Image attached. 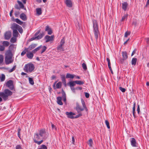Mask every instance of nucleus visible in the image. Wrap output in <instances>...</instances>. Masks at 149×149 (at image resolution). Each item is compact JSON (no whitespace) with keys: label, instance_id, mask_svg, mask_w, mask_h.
I'll list each match as a JSON object with an SVG mask.
<instances>
[{"label":"nucleus","instance_id":"nucleus-54","mask_svg":"<svg viewBox=\"0 0 149 149\" xmlns=\"http://www.w3.org/2000/svg\"><path fill=\"white\" fill-rule=\"evenodd\" d=\"M119 89L123 92H125V91L126 89L125 88L120 87H119Z\"/></svg>","mask_w":149,"mask_h":149},{"label":"nucleus","instance_id":"nucleus-61","mask_svg":"<svg viewBox=\"0 0 149 149\" xmlns=\"http://www.w3.org/2000/svg\"><path fill=\"white\" fill-rule=\"evenodd\" d=\"M72 91L74 93H75V89L74 87H70Z\"/></svg>","mask_w":149,"mask_h":149},{"label":"nucleus","instance_id":"nucleus-40","mask_svg":"<svg viewBox=\"0 0 149 149\" xmlns=\"http://www.w3.org/2000/svg\"><path fill=\"white\" fill-rule=\"evenodd\" d=\"M16 68V65H14L12 69H11L9 70L8 72H13V71L15 70Z\"/></svg>","mask_w":149,"mask_h":149},{"label":"nucleus","instance_id":"nucleus-43","mask_svg":"<svg viewBox=\"0 0 149 149\" xmlns=\"http://www.w3.org/2000/svg\"><path fill=\"white\" fill-rule=\"evenodd\" d=\"M65 43V39L64 38L61 39L60 42V45H62L63 46V45L64 43Z\"/></svg>","mask_w":149,"mask_h":149},{"label":"nucleus","instance_id":"nucleus-41","mask_svg":"<svg viewBox=\"0 0 149 149\" xmlns=\"http://www.w3.org/2000/svg\"><path fill=\"white\" fill-rule=\"evenodd\" d=\"M127 14H125L124 16H123L122 17L121 19L122 21H124V20L127 19Z\"/></svg>","mask_w":149,"mask_h":149},{"label":"nucleus","instance_id":"nucleus-27","mask_svg":"<svg viewBox=\"0 0 149 149\" xmlns=\"http://www.w3.org/2000/svg\"><path fill=\"white\" fill-rule=\"evenodd\" d=\"M36 10L37 14L38 15H40L42 14V12L41 8H37Z\"/></svg>","mask_w":149,"mask_h":149},{"label":"nucleus","instance_id":"nucleus-3","mask_svg":"<svg viewBox=\"0 0 149 149\" xmlns=\"http://www.w3.org/2000/svg\"><path fill=\"white\" fill-rule=\"evenodd\" d=\"M12 91L8 89H5L4 92L0 93V96L2 97L4 100L8 99V97L12 95Z\"/></svg>","mask_w":149,"mask_h":149},{"label":"nucleus","instance_id":"nucleus-46","mask_svg":"<svg viewBox=\"0 0 149 149\" xmlns=\"http://www.w3.org/2000/svg\"><path fill=\"white\" fill-rule=\"evenodd\" d=\"M38 149H47V147L45 145H42L41 148H38Z\"/></svg>","mask_w":149,"mask_h":149},{"label":"nucleus","instance_id":"nucleus-42","mask_svg":"<svg viewBox=\"0 0 149 149\" xmlns=\"http://www.w3.org/2000/svg\"><path fill=\"white\" fill-rule=\"evenodd\" d=\"M47 49V48L45 46H43L42 47V50L40 53L41 54H42V53H43Z\"/></svg>","mask_w":149,"mask_h":149},{"label":"nucleus","instance_id":"nucleus-60","mask_svg":"<svg viewBox=\"0 0 149 149\" xmlns=\"http://www.w3.org/2000/svg\"><path fill=\"white\" fill-rule=\"evenodd\" d=\"M85 96L86 98H88L89 97V94L88 93H85Z\"/></svg>","mask_w":149,"mask_h":149},{"label":"nucleus","instance_id":"nucleus-20","mask_svg":"<svg viewBox=\"0 0 149 149\" xmlns=\"http://www.w3.org/2000/svg\"><path fill=\"white\" fill-rule=\"evenodd\" d=\"M122 8L124 11H126L127 6H128V4L127 3V2H125L123 3L122 4Z\"/></svg>","mask_w":149,"mask_h":149},{"label":"nucleus","instance_id":"nucleus-49","mask_svg":"<svg viewBox=\"0 0 149 149\" xmlns=\"http://www.w3.org/2000/svg\"><path fill=\"white\" fill-rule=\"evenodd\" d=\"M105 124L107 126V127L108 129H109L110 128L109 123L107 120H105Z\"/></svg>","mask_w":149,"mask_h":149},{"label":"nucleus","instance_id":"nucleus-47","mask_svg":"<svg viewBox=\"0 0 149 149\" xmlns=\"http://www.w3.org/2000/svg\"><path fill=\"white\" fill-rule=\"evenodd\" d=\"M18 30L19 32L20 33H22L23 32V30L22 27L19 26V27L17 29Z\"/></svg>","mask_w":149,"mask_h":149},{"label":"nucleus","instance_id":"nucleus-8","mask_svg":"<svg viewBox=\"0 0 149 149\" xmlns=\"http://www.w3.org/2000/svg\"><path fill=\"white\" fill-rule=\"evenodd\" d=\"M40 31H38L35 34L34 36L31 38V40H33L35 39L39 40L41 39L43 37L45 34L43 32H42V33H40L38 35Z\"/></svg>","mask_w":149,"mask_h":149},{"label":"nucleus","instance_id":"nucleus-50","mask_svg":"<svg viewBox=\"0 0 149 149\" xmlns=\"http://www.w3.org/2000/svg\"><path fill=\"white\" fill-rule=\"evenodd\" d=\"M88 144L90 146H92L93 144V141L92 139H90L88 141Z\"/></svg>","mask_w":149,"mask_h":149},{"label":"nucleus","instance_id":"nucleus-57","mask_svg":"<svg viewBox=\"0 0 149 149\" xmlns=\"http://www.w3.org/2000/svg\"><path fill=\"white\" fill-rule=\"evenodd\" d=\"M16 149H22L21 146L19 145H17L16 146Z\"/></svg>","mask_w":149,"mask_h":149},{"label":"nucleus","instance_id":"nucleus-18","mask_svg":"<svg viewBox=\"0 0 149 149\" xmlns=\"http://www.w3.org/2000/svg\"><path fill=\"white\" fill-rule=\"evenodd\" d=\"M16 47H15V46L13 44H11L9 47V50L12 53L13 51H14L15 50Z\"/></svg>","mask_w":149,"mask_h":149},{"label":"nucleus","instance_id":"nucleus-12","mask_svg":"<svg viewBox=\"0 0 149 149\" xmlns=\"http://www.w3.org/2000/svg\"><path fill=\"white\" fill-rule=\"evenodd\" d=\"M11 32L8 31L5 33L4 34V38L6 40H9L11 36Z\"/></svg>","mask_w":149,"mask_h":149},{"label":"nucleus","instance_id":"nucleus-13","mask_svg":"<svg viewBox=\"0 0 149 149\" xmlns=\"http://www.w3.org/2000/svg\"><path fill=\"white\" fill-rule=\"evenodd\" d=\"M56 83V81L54 83V84L53 85V87L54 89H56V88H61L62 86V83L61 82H59L58 83H57L56 84V87H55V85Z\"/></svg>","mask_w":149,"mask_h":149},{"label":"nucleus","instance_id":"nucleus-58","mask_svg":"<svg viewBox=\"0 0 149 149\" xmlns=\"http://www.w3.org/2000/svg\"><path fill=\"white\" fill-rule=\"evenodd\" d=\"M15 8L17 9H19V10L20 9L19 5H18V4H16L15 5Z\"/></svg>","mask_w":149,"mask_h":149},{"label":"nucleus","instance_id":"nucleus-53","mask_svg":"<svg viewBox=\"0 0 149 149\" xmlns=\"http://www.w3.org/2000/svg\"><path fill=\"white\" fill-rule=\"evenodd\" d=\"M62 97L63 98L66 97L65 93L63 90H62Z\"/></svg>","mask_w":149,"mask_h":149},{"label":"nucleus","instance_id":"nucleus-33","mask_svg":"<svg viewBox=\"0 0 149 149\" xmlns=\"http://www.w3.org/2000/svg\"><path fill=\"white\" fill-rule=\"evenodd\" d=\"M76 84L79 85H82L84 84V82L81 81H75Z\"/></svg>","mask_w":149,"mask_h":149},{"label":"nucleus","instance_id":"nucleus-52","mask_svg":"<svg viewBox=\"0 0 149 149\" xmlns=\"http://www.w3.org/2000/svg\"><path fill=\"white\" fill-rule=\"evenodd\" d=\"M130 34V31H127L126 32L125 34V37H127V36L129 35Z\"/></svg>","mask_w":149,"mask_h":149},{"label":"nucleus","instance_id":"nucleus-62","mask_svg":"<svg viewBox=\"0 0 149 149\" xmlns=\"http://www.w3.org/2000/svg\"><path fill=\"white\" fill-rule=\"evenodd\" d=\"M136 49H135L132 52V56L136 52Z\"/></svg>","mask_w":149,"mask_h":149},{"label":"nucleus","instance_id":"nucleus-11","mask_svg":"<svg viewBox=\"0 0 149 149\" xmlns=\"http://www.w3.org/2000/svg\"><path fill=\"white\" fill-rule=\"evenodd\" d=\"M65 114L67 115L68 118L71 119L74 118V117L73 116L75 114L74 113L71 112H66Z\"/></svg>","mask_w":149,"mask_h":149},{"label":"nucleus","instance_id":"nucleus-31","mask_svg":"<svg viewBox=\"0 0 149 149\" xmlns=\"http://www.w3.org/2000/svg\"><path fill=\"white\" fill-rule=\"evenodd\" d=\"M137 60V59L136 58H132L131 62L132 65H135L136 64Z\"/></svg>","mask_w":149,"mask_h":149},{"label":"nucleus","instance_id":"nucleus-64","mask_svg":"<svg viewBox=\"0 0 149 149\" xmlns=\"http://www.w3.org/2000/svg\"><path fill=\"white\" fill-rule=\"evenodd\" d=\"M137 24V22L136 21H134L132 23V24L134 25L135 26Z\"/></svg>","mask_w":149,"mask_h":149},{"label":"nucleus","instance_id":"nucleus-9","mask_svg":"<svg viewBox=\"0 0 149 149\" xmlns=\"http://www.w3.org/2000/svg\"><path fill=\"white\" fill-rule=\"evenodd\" d=\"M13 82L12 80L8 81L6 83V86L9 88L11 90H12L14 87L13 85Z\"/></svg>","mask_w":149,"mask_h":149},{"label":"nucleus","instance_id":"nucleus-15","mask_svg":"<svg viewBox=\"0 0 149 149\" xmlns=\"http://www.w3.org/2000/svg\"><path fill=\"white\" fill-rule=\"evenodd\" d=\"M65 3L68 7H71L72 6V4L71 0H66Z\"/></svg>","mask_w":149,"mask_h":149},{"label":"nucleus","instance_id":"nucleus-10","mask_svg":"<svg viewBox=\"0 0 149 149\" xmlns=\"http://www.w3.org/2000/svg\"><path fill=\"white\" fill-rule=\"evenodd\" d=\"M45 39L46 40V42H47L49 41H52L54 40V36H50L48 35H46L45 37Z\"/></svg>","mask_w":149,"mask_h":149},{"label":"nucleus","instance_id":"nucleus-56","mask_svg":"<svg viewBox=\"0 0 149 149\" xmlns=\"http://www.w3.org/2000/svg\"><path fill=\"white\" fill-rule=\"evenodd\" d=\"M135 106H136V103L135 102H134L133 104V111H135Z\"/></svg>","mask_w":149,"mask_h":149},{"label":"nucleus","instance_id":"nucleus-28","mask_svg":"<svg viewBox=\"0 0 149 149\" xmlns=\"http://www.w3.org/2000/svg\"><path fill=\"white\" fill-rule=\"evenodd\" d=\"M18 33L17 30H14L13 31V36L15 37L18 36Z\"/></svg>","mask_w":149,"mask_h":149},{"label":"nucleus","instance_id":"nucleus-45","mask_svg":"<svg viewBox=\"0 0 149 149\" xmlns=\"http://www.w3.org/2000/svg\"><path fill=\"white\" fill-rule=\"evenodd\" d=\"M57 49L58 50H62L63 51V47L61 45H60L58 46L57 47Z\"/></svg>","mask_w":149,"mask_h":149},{"label":"nucleus","instance_id":"nucleus-29","mask_svg":"<svg viewBox=\"0 0 149 149\" xmlns=\"http://www.w3.org/2000/svg\"><path fill=\"white\" fill-rule=\"evenodd\" d=\"M74 77V75L71 74L69 73H67L66 76V78L73 79Z\"/></svg>","mask_w":149,"mask_h":149},{"label":"nucleus","instance_id":"nucleus-32","mask_svg":"<svg viewBox=\"0 0 149 149\" xmlns=\"http://www.w3.org/2000/svg\"><path fill=\"white\" fill-rule=\"evenodd\" d=\"M15 21L18 24L20 25H22L23 23V22H22L18 18H16L15 19Z\"/></svg>","mask_w":149,"mask_h":149},{"label":"nucleus","instance_id":"nucleus-22","mask_svg":"<svg viewBox=\"0 0 149 149\" xmlns=\"http://www.w3.org/2000/svg\"><path fill=\"white\" fill-rule=\"evenodd\" d=\"M131 143L132 146L133 147H135L136 146V141L134 138H132L131 140Z\"/></svg>","mask_w":149,"mask_h":149},{"label":"nucleus","instance_id":"nucleus-7","mask_svg":"<svg viewBox=\"0 0 149 149\" xmlns=\"http://www.w3.org/2000/svg\"><path fill=\"white\" fill-rule=\"evenodd\" d=\"M38 133L44 140H45L48 136V134L46 132L45 129H42L40 130Z\"/></svg>","mask_w":149,"mask_h":149},{"label":"nucleus","instance_id":"nucleus-21","mask_svg":"<svg viewBox=\"0 0 149 149\" xmlns=\"http://www.w3.org/2000/svg\"><path fill=\"white\" fill-rule=\"evenodd\" d=\"M36 45L35 44H32L29 47L27 48L28 51L31 50L35 48L36 46Z\"/></svg>","mask_w":149,"mask_h":149},{"label":"nucleus","instance_id":"nucleus-55","mask_svg":"<svg viewBox=\"0 0 149 149\" xmlns=\"http://www.w3.org/2000/svg\"><path fill=\"white\" fill-rule=\"evenodd\" d=\"M78 113L79 114L77 115L75 117H74V118H77L82 116L81 113Z\"/></svg>","mask_w":149,"mask_h":149},{"label":"nucleus","instance_id":"nucleus-19","mask_svg":"<svg viewBox=\"0 0 149 149\" xmlns=\"http://www.w3.org/2000/svg\"><path fill=\"white\" fill-rule=\"evenodd\" d=\"M33 53L30 52H28L26 54V56L28 58L31 59L33 58Z\"/></svg>","mask_w":149,"mask_h":149},{"label":"nucleus","instance_id":"nucleus-25","mask_svg":"<svg viewBox=\"0 0 149 149\" xmlns=\"http://www.w3.org/2000/svg\"><path fill=\"white\" fill-rule=\"evenodd\" d=\"M2 45L5 48V47H8L10 44L9 42L7 41H3L2 42Z\"/></svg>","mask_w":149,"mask_h":149},{"label":"nucleus","instance_id":"nucleus-6","mask_svg":"<svg viewBox=\"0 0 149 149\" xmlns=\"http://www.w3.org/2000/svg\"><path fill=\"white\" fill-rule=\"evenodd\" d=\"M34 69L33 64L31 63H29L25 65L24 70L26 72L30 73Z\"/></svg>","mask_w":149,"mask_h":149},{"label":"nucleus","instance_id":"nucleus-17","mask_svg":"<svg viewBox=\"0 0 149 149\" xmlns=\"http://www.w3.org/2000/svg\"><path fill=\"white\" fill-rule=\"evenodd\" d=\"M20 18L23 20L25 21L27 19L26 15L24 13H22L20 15Z\"/></svg>","mask_w":149,"mask_h":149},{"label":"nucleus","instance_id":"nucleus-23","mask_svg":"<svg viewBox=\"0 0 149 149\" xmlns=\"http://www.w3.org/2000/svg\"><path fill=\"white\" fill-rule=\"evenodd\" d=\"M122 56L123 60H126L128 56L126 52H122Z\"/></svg>","mask_w":149,"mask_h":149},{"label":"nucleus","instance_id":"nucleus-59","mask_svg":"<svg viewBox=\"0 0 149 149\" xmlns=\"http://www.w3.org/2000/svg\"><path fill=\"white\" fill-rule=\"evenodd\" d=\"M138 107L137 109V111L138 112V114H139L140 111V107H139V104L137 105Z\"/></svg>","mask_w":149,"mask_h":149},{"label":"nucleus","instance_id":"nucleus-48","mask_svg":"<svg viewBox=\"0 0 149 149\" xmlns=\"http://www.w3.org/2000/svg\"><path fill=\"white\" fill-rule=\"evenodd\" d=\"M82 67L83 69L85 70L87 69V66L86 64L84 63L82 64Z\"/></svg>","mask_w":149,"mask_h":149},{"label":"nucleus","instance_id":"nucleus-14","mask_svg":"<svg viewBox=\"0 0 149 149\" xmlns=\"http://www.w3.org/2000/svg\"><path fill=\"white\" fill-rule=\"evenodd\" d=\"M19 26V25L14 23L12 24L11 28L13 31L14 30H17Z\"/></svg>","mask_w":149,"mask_h":149},{"label":"nucleus","instance_id":"nucleus-4","mask_svg":"<svg viewBox=\"0 0 149 149\" xmlns=\"http://www.w3.org/2000/svg\"><path fill=\"white\" fill-rule=\"evenodd\" d=\"M33 140L35 143L39 145L43 142L44 139L40 136L38 133H36L34 134Z\"/></svg>","mask_w":149,"mask_h":149},{"label":"nucleus","instance_id":"nucleus-5","mask_svg":"<svg viewBox=\"0 0 149 149\" xmlns=\"http://www.w3.org/2000/svg\"><path fill=\"white\" fill-rule=\"evenodd\" d=\"M93 32L95 36L96 40H97L99 34L97 22L96 20L93 21Z\"/></svg>","mask_w":149,"mask_h":149},{"label":"nucleus","instance_id":"nucleus-24","mask_svg":"<svg viewBox=\"0 0 149 149\" xmlns=\"http://www.w3.org/2000/svg\"><path fill=\"white\" fill-rule=\"evenodd\" d=\"M62 98L61 97H57V103L60 105H62L63 104L61 101Z\"/></svg>","mask_w":149,"mask_h":149},{"label":"nucleus","instance_id":"nucleus-38","mask_svg":"<svg viewBox=\"0 0 149 149\" xmlns=\"http://www.w3.org/2000/svg\"><path fill=\"white\" fill-rule=\"evenodd\" d=\"M16 37H14L12 38L10 40L11 42L12 43H15L16 41Z\"/></svg>","mask_w":149,"mask_h":149},{"label":"nucleus","instance_id":"nucleus-36","mask_svg":"<svg viewBox=\"0 0 149 149\" xmlns=\"http://www.w3.org/2000/svg\"><path fill=\"white\" fill-rule=\"evenodd\" d=\"M41 46H40L39 47H38L36 48L35 49H33L32 51V53H35L36 52H37L38 50L39 49H40V48H41Z\"/></svg>","mask_w":149,"mask_h":149},{"label":"nucleus","instance_id":"nucleus-2","mask_svg":"<svg viewBox=\"0 0 149 149\" xmlns=\"http://www.w3.org/2000/svg\"><path fill=\"white\" fill-rule=\"evenodd\" d=\"M81 102L83 106V108L81 107L78 103L76 104V109L77 113H81V111L84 110V109L86 111L88 110L86 107L85 102L82 99H81Z\"/></svg>","mask_w":149,"mask_h":149},{"label":"nucleus","instance_id":"nucleus-26","mask_svg":"<svg viewBox=\"0 0 149 149\" xmlns=\"http://www.w3.org/2000/svg\"><path fill=\"white\" fill-rule=\"evenodd\" d=\"M68 85H69L70 87H74L76 85V83L75 82V81H70L69 83L68 84Z\"/></svg>","mask_w":149,"mask_h":149},{"label":"nucleus","instance_id":"nucleus-37","mask_svg":"<svg viewBox=\"0 0 149 149\" xmlns=\"http://www.w3.org/2000/svg\"><path fill=\"white\" fill-rule=\"evenodd\" d=\"M28 51L27 49V48H25L21 53V55L22 56H24L26 53V52H28Z\"/></svg>","mask_w":149,"mask_h":149},{"label":"nucleus","instance_id":"nucleus-1","mask_svg":"<svg viewBox=\"0 0 149 149\" xmlns=\"http://www.w3.org/2000/svg\"><path fill=\"white\" fill-rule=\"evenodd\" d=\"M13 55L10 50H7L5 53V63L6 65H8L12 63L14 61L12 58Z\"/></svg>","mask_w":149,"mask_h":149},{"label":"nucleus","instance_id":"nucleus-44","mask_svg":"<svg viewBox=\"0 0 149 149\" xmlns=\"http://www.w3.org/2000/svg\"><path fill=\"white\" fill-rule=\"evenodd\" d=\"M65 43V39L64 38L61 39L60 42V45H62L63 46V45L64 43Z\"/></svg>","mask_w":149,"mask_h":149},{"label":"nucleus","instance_id":"nucleus-30","mask_svg":"<svg viewBox=\"0 0 149 149\" xmlns=\"http://www.w3.org/2000/svg\"><path fill=\"white\" fill-rule=\"evenodd\" d=\"M4 56L3 55L0 54V65L3 64L4 61Z\"/></svg>","mask_w":149,"mask_h":149},{"label":"nucleus","instance_id":"nucleus-39","mask_svg":"<svg viewBox=\"0 0 149 149\" xmlns=\"http://www.w3.org/2000/svg\"><path fill=\"white\" fill-rule=\"evenodd\" d=\"M29 79L30 84L32 85H33L34 84V82L33 79L32 78L30 77L29 78Z\"/></svg>","mask_w":149,"mask_h":149},{"label":"nucleus","instance_id":"nucleus-51","mask_svg":"<svg viewBox=\"0 0 149 149\" xmlns=\"http://www.w3.org/2000/svg\"><path fill=\"white\" fill-rule=\"evenodd\" d=\"M5 48L3 45H0V51H3L5 50Z\"/></svg>","mask_w":149,"mask_h":149},{"label":"nucleus","instance_id":"nucleus-35","mask_svg":"<svg viewBox=\"0 0 149 149\" xmlns=\"http://www.w3.org/2000/svg\"><path fill=\"white\" fill-rule=\"evenodd\" d=\"M17 2L19 5V6L20 8H24V6L21 2L19 1H18Z\"/></svg>","mask_w":149,"mask_h":149},{"label":"nucleus","instance_id":"nucleus-34","mask_svg":"<svg viewBox=\"0 0 149 149\" xmlns=\"http://www.w3.org/2000/svg\"><path fill=\"white\" fill-rule=\"evenodd\" d=\"M61 81H62V83H63L65 82H66L65 76L64 75H61Z\"/></svg>","mask_w":149,"mask_h":149},{"label":"nucleus","instance_id":"nucleus-63","mask_svg":"<svg viewBox=\"0 0 149 149\" xmlns=\"http://www.w3.org/2000/svg\"><path fill=\"white\" fill-rule=\"evenodd\" d=\"M107 61L108 62V65L111 64V63L110 62V60L109 59V58H107Z\"/></svg>","mask_w":149,"mask_h":149},{"label":"nucleus","instance_id":"nucleus-16","mask_svg":"<svg viewBox=\"0 0 149 149\" xmlns=\"http://www.w3.org/2000/svg\"><path fill=\"white\" fill-rule=\"evenodd\" d=\"M45 31L47 32L48 34L49 35H51L52 33V29L48 26H46Z\"/></svg>","mask_w":149,"mask_h":149}]
</instances>
